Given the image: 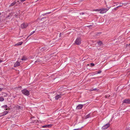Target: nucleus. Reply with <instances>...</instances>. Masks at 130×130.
Instances as JSON below:
<instances>
[{
  "label": "nucleus",
  "mask_w": 130,
  "mask_h": 130,
  "mask_svg": "<svg viewBox=\"0 0 130 130\" xmlns=\"http://www.w3.org/2000/svg\"><path fill=\"white\" fill-rule=\"evenodd\" d=\"M82 14H84L83 13H82Z\"/></svg>",
  "instance_id": "nucleus-32"
},
{
  "label": "nucleus",
  "mask_w": 130,
  "mask_h": 130,
  "mask_svg": "<svg viewBox=\"0 0 130 130\" xmlns=\"http://www.w3.org/2000/svg\"><path fill=\"white\" fill-rule=\"evenodd\" d=\"M73 130H81V129L80 128H78L77 129H75Z\"/></svg>",
  "instance_id": "nucleus-24"
},
{
  "label": "nucleus",
  "mask_w": 130,
  "mask_h": 130,
  "mask_svg": "<svg viewBox=\"0 0 130 130\" xmlns=\"http://www.w3.org/2000/svg\"><path fill=\"white\" fill-rule=\"evenodd\" d=\"M109 125L110 124L109 123H108V124H105L102 127V129H106L109 127Z\"/></svg>",
  "instance_id": "nucleus-7"
},
{
  "label": "nucleus",
  "mask_w": 130,
  "mask_h": 130,
  "mask_svg": "<svg viewBox=\"0 0 130 130\" xmlns=\"http://www.w3.org/2000/svg\"><path fill=\"white\" fill-rule=\"evenodd\" d=\"M4 100V99L3 98L0 97V101H3Z\"/></svg>",
  "instance_id": "nucleus-17"
},
{
  "label": "nucleus",
  "mask_w": 130,
  "mask_h": 130,
  "mask_svg": "<svg viewBox=\"0 0 130 130\" xmlns=\"http://www.w3.org/2000/svg\"><path fill=\"white\" fill-rule=\"evenodd\" d=\"M50 12H49V13H45V14H44V15H46V14H47V13H50Z\"/></svg>",
  "instance_id": "nucleus-28"
},
{
  "label": "nucleus",
  "mask_w": 130,
  "mask_h": 130,
  "mask_svg": "<svg viewBox=\"0 0 130 130\" xmlns=\"http://www.w3.org/2000/svg\"><path fill=\"white\" fill-rule=\"evenodd\" d=\"M122 4H124L125 5H126L127 4V3H122Z\"/></svg>",
  "instance_id": "nucleus-26"
},
{
  "label": "nucleus",
  "mask_w": 130,
  "mask_h": 130,
  "mask_svg": "<svg viewBox=\"0 0 130 130\" xmlns=\"http://www.w3.org/2000/svg\"><path fill=\"white\" fill-rule=\"evenodd\" d=\"M7 105H5L1 106V107L3 108L5 110H7Z\"/></svg>",
  "instance_id": "nucleus-12"
},
{
  "label": "nucleus",
  "mask_w": 130,
  "mask_h": 130,
  "mask_svg": "<svg viewBox=\"0 0 130 130\" xmlns=\"http://www.w3.org/2000/svg\"><path fill=\"white\" fill-rule=\"evenodd\" d=\"M83 107V105L81 104L79 105L76 107V109H81Z\"/></svg>",
  "instance_id": "nucleus-10"
},
{
  "label": "nucleus",
  "mask_w": 130,
  "mask_h": 130,
  "mask_svg": "<svg viewBox=\"0 0 130 130\" xmlns=\"http://www.w3.org/2000/svg\"><path fill=\"white\" fill-rule=\"evenodd\" d=\"M75 43L77 45H79L81 43V38H77L75 41Z\"/></svg>",
  "instance_id": "nucleus-2"
},
{
  "label": "nucleus",
  "mask_w": 130,
  "mask_h": 130,
  "mask_svg": "<svg viewBox=\"0 0 130 130\" xmlns=\"http://www.w3.org/2000/svg\"><path fill=\"white\" fill-rule=\"evenodd\" d=\"M37 62V61H35V62Z\"/></svg>",
  "instance_id": "nucleus-33"
},
{
  "label": "nucleus",
  "mask_w": 130,
  "mask_h": 130,
  "mask_svg": "<svg viewBox=\"0 0 130 130\" xmlns=\"http://www.w3.org/2000/svg\"><path fill=\"white\" fill-rule=\"evenodd\" d=\"M40 50L41 51H46L47 50V48L46 47H44L40 48Z\"/></svg>",
  "instance_id": "nucleus-11"
},
{
  "label": "nucleus",
  "mask_w": 130,
  "mask_h": 130,
  "mask_svg": "<svg viewBox=\"0 0 130 130\" xmlns=\"http://www.w3.org/2000/svg\"><path fill=\"white\" fill-rule=\"evenodd\" d=\"M100 9H96L95 10V11H100Z\"/></svg>",
  "instance_id": "nucleus-23"
},
{
  "label": "nucleus",
  "mask_w": 130,
  "mask_h": 130,
  "mask_svg": "<svg viewBox=\"0 0 130 130\" xmlns=\"http://www.w3.org/2000/svg\"><path fill=\"white\" fill-rule=\"evenodd\" d=\"M62 96V94H60L58 95H57L55 97V99L56 100L58 99L59 98H60Z\"/></svg>",
  "instance_id": "nucleus-8"
},
{
  "label": "nucleus",
  "mask_w": 130,
  "mask_h": 130,
  "mask_svg": "<svg viewBox=\"0 0 130 130\" xmlns=\"http://www.w3.org/2000/svg\"><path fill=\"white\" fill-rule=\"evenodd\" d=\"M108 10V9H107L102 8L100 9V13H104L106 12Z\"/></svg>",
  "instance_id": "nucleus-3"
},
{
  "label": "nucleus",
  "mask_w": 130,
  "mask_h": 130,
  "mask_svg": "<svg viewBox=\"0 0 130 130\" xmlns=\"http://www.w3.org/2000/svg\"><path fill=\"white\" fill-rule=\"evenodd\" d=\"M35 32V31H34L32 32L30 34V36L31 35H32Z\"/></svg>",
  "instance_id": "nucleus-20"
},
{
  "label": "nucleus",
  "mask_w": 130,
  "mask_h": 130,
  "mask_svg": "<svg viewBox=\"0 0 130 130\" xmlns=\"http://www.w3.org/2000/svg\"><path fill=\"white\" fill-rule=\"evenodd\" d=\"M8 113V112L7 111H5L3 112L0 113V117H2L3 116L7 115Z\"/></svg>",
  "instance_id": "nucleus-6"
},
{
  "label": "nucleus",
  "mask_w": 130,
  "mask_h": 130,
  "mask_svg": "<svg viewBox=\"0 0 130 130\" xmlns=\"http://www.w3.org/2000/svg\"><path fill=\"white\" fill-rule=\"evenodd\" d=\"M27 59V58H26V57H25L24 56L22 58L21 60H22L25 61V60H26Z\"/></svg>",
  "instance_id": "nucleus-15"
},
{
  "label": "nucleus",
  "mask_w": 130,
  "mask_h": 130,
  "mask_svg": "<svg viewBox=\"0 0 130 130\" xmlns=\"http://www.w3.org/2000/svg\"><path fill=\"white\" fill-rule=\"evenodd\" d=\"M101 70H100L97 73H96V74H100V73H101Z\"/></svg>",
  "instance_id": "nucleus-21"
},
{
  "label": "nucleus",
  "mask_w": 130,
  "mask_h": 130,
  "mask_svg": "<svg viewBox=\"0 0 130 130\" xmlns=\"http://www.w3.org/2000/svg\"><path fill=\"white\" fill-rule=\"evenodd\" d=\"M123 6L122 5H120V6H117L116 8H115V10H116L117 9V8H118L119 7H122Z\"/></svg>",
  "instance_id": "nucleus-19"
},
{
  "label": "nucleus",
  "mask_w": 130,
  "mask_h": 130,
  "mask_svg": "<svg viewBox=\"0 0 130 130\" xmlns=\"http://www.w3.org/2000/svg\"><path fill=\"white\" fill-rule=\"evenodd\" d=\"M111 7H109L107 8H108V9H108H108H109Z\"/></svg>",
  "instance_id": "nucleus-27"
},
{
  "label": "nucleus",
  "mask_w": 130,
  "mask_h": 130,
  "mask_svg": "<svg viewBox=\"0 0 130 130\" xmlns=\"http://www.w3.org/2000/svg\"><path fill=\"white\" fill-rule=\"evenodd\" d=\"M28 26V25L27 23H24L21 25V26L22 28L23 29L26 28Z\"/></svg>",
  "instance_id": "nucleus-5"
},
{
  "label": "nucleus",
  "mask_w": 130,
  "mask_h": 130,
  "mask_svg": "<svg viewBox=\"0 0 130 130\" xmlns=\"http://www.w3.org/2000/svg\"><path fill=\"white\" fill-rule=\"evenodd\" d=\"M22 92L23 94L26 96H28L29 94V91L25 89L22 90Z\"/></svg>",
  "instance_id": "nucleus-1"
},
{
  "label": "nucleus",
  "mask_w": 130,
  "mask_h": 130,
  "mask_svg": "<svg viewBox=\"0 0 130 130\" xmlns=\"http://www.w3.org/2000/svg\"><path fill=\"white\" fill-rule=\"evenodd\" d=\"M98 43L99 45H100V46H102L103 45L102 42L100 41H99L98 42Z\"/></svg>",
  "instance_id": "nucleus-16"
},
{
  "label": "nucleus",
  "mask_w": 130,
  "mask_h": 130,
  "mask_svg": "<svg viewBox=\"0 0 130 130\" xmlns=\"http://www.w3.org/2000/svg\"><path fill=\"white\" fill-rule=\"evenodd\" d=\"M20 65V63L19 62H18V61H17L16 62L14 63V67H18Z\"/></svg>",
  "instance_id": "nucleus-9"
},
{
  "label": "nucleus",
  "mask_w": 130,
  "mask_h": 130,
  "mask_svg": "<svg viewBox=\"0 0 130 130\" xmlns=\"http://www.w3.org/2000/svg\"><path fill=\"white\" fill-rule=\"evenodd\" d=\"M3 89V88H0V91H2Z\"/></svg>",
  "instance_id": "nucleus-25"
},
{
  "label": "nucleus",
  "mask_w": 130,
  "mask_h": 130,
  "mask_svg": "<svg viewBox=\"0 0 130 130\" xmlns=\"http://www.w3.org/2000/svg\"><path fill=\"white\" fill-rule=\"evenodd\" d=\"M91 66H94V64L93 63H91L90 64Z\"/></svg>",
  "instance_id": "nucleus-22"
},
{
  "label": "nucleus",
  "mask_w": 130,
  "mask_h": 130,
  "mask_svg": "<svg viewBox=\"0 0 130 130\" xmlns=\"http://www.w3.org/2000/svg\"><path fill=\"white\" fill-rule=\"evenodd\" d=\"M2 62V61L0 59V63Z\"/></svg>",
  "instance_id": "nucleus-29"
},
{
  "label": "nucleus",
  "mask_w": 130,
  "mask_h": 130,
  "mask_svg": "<svg viewBox=\"0 0 130 130\" xmlns=\"http://www.w3.org/2000/svg\"><path fill=\"white\" fill-rule=\"evenodd\" d=\"M122 102L123 103H125L127 104H130V100L127 99L124 100Z\"/></svg>",
  "instance_id": "nucleus-4"
},
{
  "label": "nucleus",
  "mask_w": 130,
  "mask_h": 130,
  "mask_svg": "<svg viewBox=\"0 0 130 130\" xmlns=\"http://www.w3.org/2000/svg\"><path fill=\"white\" fill-rule=\"evenodd\" d=\"M96 90V89H93V90Z\"/></svg>",
  "instance_id": "nucleus-30"
},
{
  "label": "nucleus",
  "mask_w": 130,
  "mask_h": 130,
  "mask_svg": "<svg viewBox=\"0 0 130 130\" xmlns=\"http://www.w3.org/2000/svg\"><path fill=\"white\" fill-rule=\"evenodd\" d=\"M106 96V98H107V97H107V96Z\"/></svg>",
  "instance_id": "nucleus-31"
},
{
  "label": "nucleus",
  "mask_w": 130,
  "mask_h": 130,
  "mask_svg": "<svg viewBox=\"0 0 130 130\" xmlns=\"http://www.w3.org/2000/svg\"><path fill=\"white\" fill-rule=\"evenodd\" d=\"M23 43V42H18L15 45V46L17 45H21Z\"/></svg>",
  "instance_id": "nucleus-14"
},
{
  "label": "nucleus",
  "mask_w": 130,
  "mask_h": 130,
  "mask_svg": "<svg viewBox=\"0 0 130 130\" xmlns=\"http://www.w3.org/2000/svg\"><path fill=\"white\" fill-rule=\"evenodd\" d=\"M52 125H45L43 126H42L43 128H47L51 127Z\"/></svg>",
  "instance_id": "nucleus-13"
},
{
  "label": "nucleus",
  "mask_w": 130,
  "mask_h": 130,
  "mask_svg": "<svg viewBox=\"0 0 130 130\" xmlns=\"http://www.w3.org/2000/svg\"><path fill=\"white\" fill-rule=\"evenodd\" d=\"M15 2H14L12 3L10 5V6H13L15 4Z\"/></svg>",
  "instance_id": "nucleus-18"
}]
</instances>
